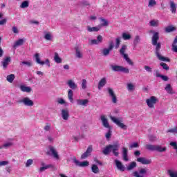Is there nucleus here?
<instances>
[{"mask_svg":"<svg viewBox=\"0 0 177 177\" xmlns=\"http://www.w3.org/2000/svg\"><path fill=\"white\" fill-rule=\"evenodd\" d=\"M158 39H160V35L158 32H156L153 37H152V41L151 44L153 46H156L155 48V55L158 59V60H160V62H171V59L168 57H165L162 55H161V43L158 42Z\"/></svg>","mask_w":177,"mask_h":177,"instance_id":"nucleus-1","label":"nucleus"},{"mask_svg":"<svg viewBox=\"0 0 177 177\" xmlns=\"http://www.w3.org/2000/svg\"><path fill=\"white\" fill-rule=\"evenodd\" d=\"M158 102V99L156 96H151L149 98L146 100V103L149 109H154V104Z\"/></svg>","mask_w":177,"mask_h":177,"instance_id":"nucleus-2","label":"nucleus"},{"mask_svg":"<svg viewBox=\"0 0 177 177\" xmlns=\"http://www.w3.org/2000/svg\"><path fill=\"white\" fill-rule=\"evenodd\" d=\"M36 63L37 64H40V66H44V64H46L48 67H50V62L48 59H46L45 61H41V58L39 57V53H37L35 55Z\"/></svg>","mask_w":177,"mask_h":177,"instance_id":"nucleus-3","label":"nucleus"},{"mask_svg":"<svg viewBox=\"0 0 177 177\" xmlns=\"http://www.w3.org/2000/svg\"><path fill=\"white\" fill-rule=\"evenodd\" d=\"M147 174V169L141 168L139 171H136L132 173L133 176L135 177H145V175Z\"/></svg>","mask_w":177,"mask_h":177,"instance_id":"nucleus-4","label":"nucleus"},{"mask_svg":"<svg viewBox=\"0 0 177 177\" xmlns=\"http://www.w3.org/2000/svg\"><path fill=\"white\" fill-rule=\"evenodd\" d=\"M110 118L111 121H113V122H114L115 124H116V125H118V127H119L122 129H124V130L127 129V125L124 124V123H122L120 121V120L117 119L114 116H111Z\"/></svg>","mask_w":177,"mask_h":177,"instance_id":"nucleus-5","label":"nucleus"},{"mask_svg":"<svg viewBox=\"0 0 177 177\" xmlns=\"http://www.w3.org/2000/svg\"><path fill=\"white\" fill-rule=\"evenodd\" d=\"M113 48H114V43L113 41H110L109 48H104L102 50L103 56H109V55H110V52H111V50H113Z\"/></svg>","mask_w":177,"mask_h":177,"instance_id":"nucleus-6","label":"nucleus"},{"mask_svg":"<svg viewBox=\"0 0 177 177\" xmlns=\"http://www.w3.org/2000/svg\"><path fill=\"white\" fill-rule=\"evenodd\" d=\"M100 120L102 122V125L104 128H107L108 129H111V127L110 126V123H109V120L106 118V115H102L100 116Z\"/></svg>","mask_w":177,"mask_h":177,"instance_id":"nucleus-7","label":"nucleus"},{"mask_svg":"<svg viewBox=\"0 0 177 177\" xmlns=\"http://www.w3.org/2000/svg\"><path fill=\"white\" fill-rule=\"evenodd\" d=\"M73 161L77 167H88L89 165V162L88 160L83 161V162H79L78 160H77V158H73Z\"/></svg>","mask_w":177,"mask_h":177,"instance_id":"nucleus-8","label":"nucleus"},{"mask_svg":"<svg viewBox=\"0 0 177 177\" xmlns=\"http://www.w3.org/2000/svg\"><path fill=\"white\" fill-rule=\"evenodd\" d=\"M119 149H120V145L118 144L112 145L111 151L115 157H118L120 154V153L118 152Z\"/></svg>","mask_w":177,"mask_h":177,"instance_id":"nucleus-9","label":"nucleus"},{"mask_svg":"<svg viewBox=\"0 0 177 177\" xmlns=\"http://www.w3.org/2000/svg\"><path fill=\"white\" fill-rule=\"evenodd\" d=\"M137 162H140L142 165H147L151 162V160L145 157H140L137 158Z\"/></svg>","mask_w":177,"mask_h":177,"instance_id":"nucleus-10","label":"nucleus"},{"mask_svg":"<svg viewBox=\"0 0 177 177\" xmlns=\"http://www.w3.org/2000/svg\"><path fill=\"white\" fill-rule=\"evenodd\" d=\"M92 150H93L92 145H89L86 151L83 154H82L81 159L85 160V158H88V157L89 156V154L92 153Z\"/></svg>","mask_w":177,"mask_h":177,"instance_id":"nucleus-11","label":"nucleus"},{"mask_svg":"<svg viewBox=\"0 0 177 177\" xmlns=\"http://www.w3.org/2000/svg\"><path fill=\"white\" fill-rule=\"evenodd\" d=\"M61 115L64 121H67L68 118H70V113L68 112V109H62Z\"/></svg>","mask_w":177,"mask_h":177,"instance_id":"nucleus-12","label":"nucleus"},{"mask_svg":"<svg viewBox=\"0 0 177 177\" xmlns=\"http://www.w3.org/2000/svg\"><path fill=\"white\" fill-rule=\"evenodd\" d=\"M48 149L51 152V154L55 160H59V153H57V151H56V149H55V147L50 146L48 147Z\"/></svg>","mask_w":177,"mask_h":177,"instance_id":"nucleus-13","label":"nucleus"},{"mask_svg":"<svg viewBox=\"0 0 177 177\" xmlns=\"http://www.w3.org/2000/svg\"><path fill=\"white\" fill-rule=\"evenodd\" d=\"M10 62H12V59L10 58V57H6L1 62L3 70H6V68H8V66H9V63H10Z\"/></svg>","mask_w":177,"mask_h":177,"instance_id":"nucleus-14","label":"nucleus"},{"mask_svg":"<svg viewBox=\"0 0 177 177\" xmlns=\"http://www.w3.org/2000/svg\"><path fill=\"white\" fill-rule=\"evenodd\" d=\"M108 93H109V95L112 97L113 103H117V96L115 95V93H114V91H113V88H108Z\"/></svg>","mask_w":177,"mask_h":177,"instance_id":"nucleus-15","label":"nucleus"},{"mask_svg":"<svg viewBox=\"0 0 177 177\" xmlns=\"http://www.w3.org/2000/svg\"><path fill=\"white\" fill-rule=\"evenodd\" d=\"M21 102L24 103L25 106H34V102H32V100H30L28 97L24 98Z\"/></svg>","mask_w":177,"mask_h":177,"instance_id":"nucleus-16","label":"nucleus"},{"mask_svg":"<svg viewBox=\"0 0 177 177\" xmlns=\"http://www.w3.org/2000/svg\"><path fill=\"white\" fill-rule=\"evenodd\" d=\"M111 147H113V145H109L106 146L105 148H104L102 150L103 154H104V156H109V154L111 153Z\"/></svg>","mask_w":177,"mask_h":177,"instance_id":"nucleus-17","label":"nucleus"},{"mask_svg":"<svg viewBox=\"0 0 177 177\" xmlns=\"http://www.w3.org/2000/svg\"><path fill=\"white\" fill-rule=\"evenodd\" d=\"M115 162L119 171H125V166H124V165H122V163L120 161H119L118 160H115Z\"/></svg>","mask_w":177,"mask_h":177,"instance_id":"nucleus-18","label":"nucleus"},{"mask_svg":"<svg viewBox=\"0 0 177 177\" xmlns=\"http://www.w3.org/2000/svg\"><path fill=\"white\" fill-rule=\"evenodd\" d=\"M107 84V79L106 77L102 78L98 83V89L100 91Z\"/></svg>","mask_w":177,"mask_h":177,"instance_id":"nucleus-19","label":"nucleus"},{"mask_svg":"<svg viewBox=\"0 0 177 177\" xmlns=\"http://www.w3.org/2000/svg\"><path fill=\"white\" fill-rule=\"evenodd\" d=\"M77 106H86V104H88V103H89V100L88 99H84V100H77Z\"/></svg>","mask_w":177,"mask_h":177,"instance_id":"nucleus-20","label":"nucleus"},{"mask_svg":"<svg viewBox=\"0 0 177 177\" xmlns=\"http://www.w3.org/2000/svg\"><path fill=\"white\" fill-rule=\"evenodd\" d=\"M67 85L71 89H77V88H78V85L71 80H68Z\"/></svg>","mask_w":177,"mask_h":177,"instance_id":"nucleus-21","label":"nucleus"},{"mask_svg":"<svg viewBox=\"0 0 177 177\" xmlns=\"http://www.w3.org/2000/svg\"><path fill=\"white\" fill-rule=\"evenodd\" d=\"M128 49V46L127 45H122L121 48L120 49L119 52L123 57H125V56H128V54H125V50Z\"/></svg>","mask_w":177,"mask_h":177,"instance_id":"nucleus-22","label":"nucleus"},{"mask_svg":"<svg viewBox=\"0 0 177 177\" xmlns=\"http://www.w3.org/2000/svg\"><path fill=\"white\" fill-rule=\"evenodd\" d=\"M101 27L100 26H95V27H91V26H88L87 27V30L89 32H97V31H99L100 30Z\"/></svg>","mask_w":177,"mask_h":177,"instance_id":"nucleus-23","label":"nucleus"},{"mask_svg":"<svg viewBox=\"0 0 177 177\" xmlns=\"http://www.w3.org/2000/svg\"><path fill=\"white\" fill-rule=\"evenodd\" d=\"M122 156H123V160L124 161H129V159L128 158V149L123 147L122 148Z\"/></svg>","mask_w":177,"mask_h":177,"instance_id":"nucleus-24","label":"nucleus"},{"mask_svg":"<svg viewBox=\"0 0 177 177\" xmlns=\"http://www.w3.org/2000/svg\"><path fill=\"white\" fill-rule=\"evenodd\" d=\"M165 89L166 90L167 93H169L170 95L175 94V92H174V91L172 89V86H171V84H167L166 85V87L165 88Z\"/></svg>","mask_w":177,"mask_h":177,"instance_id":"nucleus-25","label":"nucleus"},{"mask_svg":"<svg viewBox=\"0 0 177 177\" xmlns=\"http://www.w3.org/2000/svg\"><path fill=\"white\" fill-rule=\"evenodd\" d=\"M156 151H158V153H164V151H167V147L156 145Z\"/></svg>","mask_w":177,"mask_h":177,"instance_id":"nucleus-26","label":"nucleus"},{"mask_svg":"<svg viewBox=\"0 0 177 177\" xmlns=\"http://www.w3.org/2000/svg\"><path fill=\"white\" fill-rule=\"evenodd\" d=\"M170 8L171 13H176V4H175L174 1H170Z\"/></svg>","mask_w":177,"mask_h":177,"instance_id":"nucleus-27","label":"nucleus"},{"mask_svg":"<svg viewBox=\"0 0 177 177\" xmlns=\"http://www.w3.org/2000/svg\"><path fill=\"white\" fill-rule=\"evenodd\" d=\"M145 148L149 151H156V145L148 144L145 145Z\"/></svg>","mask_w":177,"mask_h":177,"instance_id":"nucleus-28","label":"nucleus"},{"mask_svg":"<svg viewBox=\"0 0 177 177\" xmlns=\"http://www.w3.org/2000/svg\"><path fill=\"white\" fill-rule=\"evenodd\" d=\"M20 89H21V92H27L28 93H30V92H31V91H32L30 87L26 86L24 85H21Z\"/></svg>","mask_w":177,"mask_h":177,"instance_id":"nucleus-29","label":"nucleus"},{"mask_svg":"<svg viewBox=\"0 0 177 177\" xmlns=\"http://www.w3.org/2000/svg\"><path fill=\"white\" fill-rule=\"evenodd\" d=\"M111 67L113 71L121 73V68L122 66H118V65H111Z\"/></svg>","mask_w":177,"mask_h":177,"instance_id":"nucleus-30","label":"nucleus"},{"mask_svg":"<svg viewBox=\"0 0 177 177\" xmlns=\"http://www.w3.org/2000/svg\"><path fill=\"white\" fill-rule=\"evenodd\" d=\"M53 165H46V166H43L39 168V172H44V171L46 170V169H49V168H53Z\"/></svg>","mask_w":177,"mask_h":177,"instance_id":"nucleus-31","label":"nucleus"},{"mask_svg":"<svg viewBox=\"0 0 177 177\" xmlns=\"http://www.w3.org/2000/svg\"><path fill=\"white\" fill-rule=\"evenodd\" d=\"M73 96H74V93L73 92V90L69 89L68 91V98L73 103L74 98H73Z\"/></svg>","mask_w":177,"mask_h":177,"instance_id":"nucleus-32","label":"nucleus"},{"mask_svg":"<svg viewBox=\"0 0 177 177\" xmlns=\"http://www.w3.org/2000/svg\"><path fill=\"white\" fill-rule=\"evenodd\" d=\"M24 44V40L23 39H18L13 46V48H17V46H21Z\"/></svg>","mask_w":177,"mask_h":177,"instance_id":"nucleus-33","label":"nucleus"},{"mask_svg":"<svg viewBox=\"0 0 177 177\" xmlns=\"http://www.w3.org/2000/svg\"><path fill=\"white\" fill-rule=\"evenodd\" d=\"M138 44H140V36L136 35L133 40V46L136 47Z\"/></svg>","mask_w":177,"mask_h":177,"instance_id":"nucleus-34","label":"nucleus"},{"mask_svg":"<svg viewBox=\"0 0 177 177\" xmlns=\"http://www.w3.org/2000/svg\"><path fill=\"white\" fill-rule=\"evenodd\" d=\"M136 162H131L127 167V171H132L133 168H136Z\"/></svg>","mask_w":177,"mask_h":177,"instance_id":"nucleus-35","label":"nucleus"},{"mask_svg":"<svg viewBox=\"0 0 177 177\" xmlns=\"http://www.w3.org/2000/svg\"><path fill=\"white\" fill-rule=\"evenodd\" d=\"M75 56L77 57V59H82V53L81 52V50L78 49V47L75 48Z\"/></svg>","mask_w":177,"mask_h":177,"instance_id":"nucleus-36","label":"nucleus"},{"mask_svg":"<svg viewBox=\"0 0 177 177\" xmlns=\"http://www.w3.org/2000/svg\"><path fill=\"white\" fill-rule=\"evenodd\" d=\"M176 28L172 26H167L165 29V31L166 32H172V31H176Z\"/></svg>","mask_w":177,"mask_h":177,"instance_id":"nucleus-37","label":"nucleus"},{"mask_svg":"<svg viewBox=\"0 0 177 177\" xmlns=\"http://www.w3.org/2000/svg\"><path fill=\"white\" fill-rule=\"evenodd\" d=\"M91 171L93 174H99V167L96 165H93L91 167Z\"/></svg>","mask_w":177,"mask_h":177,"instance_id":"nucleus-38","label":"nucleus"},{"mask_svg":"<svg viewBox=\"0 0 177 177\" xmlns=\"http://www.w3.org/2000/svg\"><path fill=\"white\" fill-rule=\"evenodd\" d=\"M15 75L10 74L7 76V81L8 82H10V84H12V82H13V81H15Z\"/></svg>","mask_w":177,"mask_h":177,"instance_id":"nucleus-39","label":"nucleus"},{"mask_svg":"<svg viewBox=\"0 0 177 177\" xmlns=\"http://www.w3.org/2000/svg\"><path fill=\"white\" fill-rule=\"evenodd\" d=\"M122 37L124 41H128L132 38V36L129 34H127L126 32L122 33Z\"/></svg>","mask_w":177,"mask_h":177,"instance_id":"nucleus-40","label":"nucleus"},{"mask_svg":"<svg viewBox=\"0 0 177 177\" xmlns=\"http://www.w3.org/2000/svg\"><path fill=\"white\" fill-rule=\"evenodd\" d=\"M54 59H55V63H62V58H60V57H59V53H55Z\"/></svg>","mask_w":177,"mask_h":177,"instance_id":"nucleus-41","label":"nucleus"},{"mask_svg":"<svg viewBox=\"0 0 177 177\" xmlns=\"http://www.w3.org/2000/svg\"><path fill=\"white\" fill-rule=\"evenodd\" d=\"M123 57L128 63V64H129V66H133V62H132V60L129 58V57H128V55H124V57Z\"/></svg>","mask_w":177,"mask_h":177,"instance_id":"nucleus-42","label":"nucleus"},{"mask_svg":"<svg viewBox=\"0 0 177 177\" xmlns=\"http://www.w3.org/2000/svg\"><path fill=\"white\" fill-rule=\"evenodd\" d=\"M167 174L170 177H177V171L169 169L167 171Z\"/></svg>","mask_w":177,"mask_h":177,"instance_id":"nucleus-43","label":"nucleus"},{"mask_svg":"<svg viewBox=\"0 0 177 177\" xmlns=\"http://www.w3.org/2000/svg\"><path fill=\"white\" fill-rule=\"evenodd\" d=\"M28 6H29V3H28V1H23V2L21 3V4L20 5V8H21V9H24V8H28Z\"/></svg>","mask_w":177,"mask_h":177,"instance_id":"nucleus-44","label":"nucleus"},{"mask_svg":"<svg viewBox=\"0 0 177 177\" xmlns=\"http://www.w3.org/2000/svg\"><path fill=\"white\" fill-rule=\"evenodd\" d=\"M149 24L151 27H158V21L151 20L150 21Z\"/></svg>","mask_w":177,"mask_h":177,"instance_id":"nucleus-45","label":"nucleus"},{"mask_svg":"<svg viewBox=\"0 0 177 177\" xmlns=\"http://www.w3.org/2000/svg\"><path fill=\"white\" fill-rule=\"evenodd\" d=\"M100 20L102 21L101 26H102V27H106V26H109V21H107L106 20V19L100 18Z\"/></svg>","mask_w":177,"mask_h":177,"instance_id":"nucleus-46","label":"nucleus"},{"mask_svg":"<svg viewBox=\"0 0 177 177\" xmlns=\"http://www.w3.org/2000/svg\"><path fill=\"white\" fill-rule=\"evenodd\" d=\"M121 44V38L118 37L115 39V49H118L120 48V45Z\"/></svg>","mask_w":177,"mask_h":177,"instance_id":"nucleus-47","label":"nucleus"},{"mask_svg":"<svg viewBox=\"0 0 177 177\" xmlns=\"http://www.w3.org/2000/svg\"><path fill=\"white\" fill-rule=\"evenodd\" d=\"M157 5V1L156 0H149L148 6L149 8H152L153 6H156Z\"/></svg>","mask_w":177,"mask_h":177,"instance_id":"nucleus-48","label":"nucleus"},{"mask_svg":"<svg viewBox=\"0 0 177 177\" xmlns=\"http://www.w3.org/2000/svg\"><path fill=\"white\" fill-rule=\"evenodd\" d=\"M160 66H161V67H162L163 70H166L167 71H168V70H169V66H168V64H167L164 62H161L160 64Z\"/></svg>","mask_w":177,"mask_h":177,"instance_id":"nucleus-49","label":"nucleus"},{"mask_svg":"<svg viewBox=\"0 0 177 177\" xmlns=\"http://www.w3.org/2000/svg\"><path fill=\"white\" fill-rule=\"evenodd\" d=\"M44 38L47 40V41H50L52 39V35L50 34V32H47L45 35H44Z\"/></svg>","mask_w":177,"mask_h":177,"instance_id":"nucleus-50","label":"nucleus"},{"mask_svg":"<svg viewBox=\"0 0 177 177\" xmlns=\"http://www.w3.org/2000/svg\"><path fill=\"white\" fill-rule=\"evenodd\" d=\"M127 89L128 91H133L135 89V86L133 85L132 83H128Z\"/></svg>","mask_w":177,"mask_h":177,"instance_id":"nucleus-51","label":"nucleus"},{"mask_svg":"<svg viewBox=\"0 0 177 177\" xmlns=\"http://www.w3.org/2000/svg\"><path fill=\"white\" fill-rule=\"evenodd\" d=\"M120 73H124L125 74H129V69L127 68H125L124 66H122Z\"/></svg>","mask_w":177,"mask_h":177,"instance_id":"nucleus-52","label":"nucleus"},{"mask_svg":"<svg viewBox=\"0 0 177 177\" xmlns=\"http://www.w3.org/2000/svg\"><path fill=\"white\" fill-rule=\"evenodd\" d=\"M169 145H170V146H171L174 149V150H176V151H177V143H176V142H171L169 143Z\"/></svg>","mask_w":177,"mask_h":177,"instance_id":"nucleus-53","label":"nucleus"},{"mask_svg":"<svg viewBox=\"0 0 177 177\" xmlns=\"http://www.w3.org/2000/svg\"><path fill=\"white\" fill-rule=\"evenodd\" d=\"M32 162H34V160H32V159L28 160L26 164V167H30V165H32Z\"/></svg>","mask_w":177,"mask_h":177,"instance_id":"nucleus-54","label":"nucleus"},{"mask_svg":"<svg viewBox=\"0 0 177 177\" xmlns=\"http://www.w3.org/2000/svg\"><path fill=\"white\" fill-rule=\"evenodd\" d=\"M139 147V144L138 142H134L130 145V149H136Z\"/></svg>","mask_w":177,"mask_h":177,"instance_id":"nucleus-55","label":"nucleus"},{"mask_svg":"<svg viewBox=\"0 0 177 177\" xmlns=\"http://www.w3.org/2000/svg\"><path fill=\"white\" fill-rule=\"evenodd\" d=\"M82 89L86 88V80H85V79H83V80H82Z\"/></svg>","mask_w":177,"mask_h":177,"instance_id":"nucleus-56","label":"nucleus"},{"mask_svg":"<svg viewBox=\"0 0 177 177\" xmlns=\"http://www.w3.org/2000/svg\"><path fill=\"white\" fill-rule=\"evenodd\" d=\"M111 129H109V130L108 131V132L106 133L105 136L106 138V139H110V138H111Z\"/></svg>","mask_w":177,"mask_h":177,"instance_id":"nucleus-57","label":"nucleus"},{"mask_svg":"<svg viewBox=\"0 0 177 177\" xmlns=\"http://www.w3.org/2000/svg\"><path fill=\"white\" fill-rule=\"evenodd\" d=\"M12 142H7V143L4 144L3 145V147L0 146V149H3V147H10V146H12Z\"/></svg>","mask_w":177,"mask_h":177,"instance_id":"nucleus-58","label":"nucleus"},{"mask_svg":"<svg viewBox=\"0 0 177 177\" xmlns=\"http://www.w3.org/2000/svg\"><path fill=\"white\" fill-rule=\"evenodd\" d=\"M145 70H146V71H147L148 73H151V71H153V70L151 69V68L147 65H145L144 66Z\"/></svg>","mask_w":177,"mask_h":177,"instance_id":"nucleus-59","label":"nucleus"},{"mask_svg":"<svg viewBox=\"0 0 177 177\" xmlns=\"http://www.w3.org/2000/svg\"><path fill=\"white\" fill-rule=\"evenodd\" d=\"M97 41L98 44H102V42H103V37H102V35H98L97 37Z\"/></svg>","mask_w":177,"mask_h":177,"instance_id":"nucleus-60","label":"nucleus"},{"mask_svg":"<svg viewBox=\"0 0 177 177\" xmlns=\"http://www.w3.org/2000/svg\"><path fill=\"white\" fill-rule=\"evenodd\" d=\"M91 45H99V42L97 39H92L90 41Z\"/></svg>","mask_w":177,"mask_h":177,"instance_id":"nucleus-61","label":"nucleus"},{"mask_svg":"<svg viewBox=\"0 0 177 177\" xmlns=\"http://www.w3.org/2000/svg\"><path fill=\"white\" fill-rule=\"evenodd\" d=\"M8 23V19H3L0 21V26H3L4 24H6Z\"/></svg>","mask_w":177,"mask_h":177,"instance_id":"nucleus-62","label":"nucleus"},{"mask_svg":"<svg viewBox=\"0 0 177 177\" xmlns=\"http://www.w3.org/2000/svg\"><path fill=\"white\" fill-rule=\"evenodd\" d=\"M171 50H173V52L177 53V45L176 44L171 45Z\"/></svg>","mask_w":177,"mask_h":177,"instance_id":"nucleus-63","label":"nucleus"},{"mask_svg":"<svg viewBox=\"0 0 177 177\" xmlns=\"http://www.w3.org/2000/svg\"><path fill=\"white\" fill-rule=\"evenodd\" d=\"M50 124L48 123L46 124V125L44 127V131H50Z\"/></svg>","mask_w":177,"mask_h":177,"instance_id":"nucleus-64","label":"nucleus"}]
</instances>
